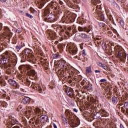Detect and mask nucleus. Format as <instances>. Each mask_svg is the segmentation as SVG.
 <instances>
[{
	"label": "nucleus",
	"instance_id": "obj_16",
	"mask_svg": "<svg viewBox=\"0 0 128 128\" xmlns=\"http://www.w3.org/2000/svg\"><path fill=\"white\" fill-rule=\"evenodd\" d=\"M100 114H102V116H108V114L104 110H102L100 111Z\"/></svg>",
	"mask_w": 128,
	"mask_h": 128
},
{
	"label": "nucleus",
	"instance_id": "obj_61",
	"mask_svg": "<svg viewBox=\"0 0 128 128\" xmlns=\"http://www.w3.org/2000/svg\"><path fill=\"white\" fill-rule=\"evenodd\" d=\"M45 16H50V14H45Z\"/></svg>",
	"mask_w": 128,
	"mask_h": 128
},
{
	"label": "nucleus",
	"instance_id": "obj_40",
	"mask_svg": "<svg viewBox=\"0 0 128 128\" xmlns=\"http://www.w3.org/2000/svg\"><path fill=\"white\" fill-rule=\"evenodd\" d=\"M121 110H122V112H125L126 110H124V107H122V108H121Z\"/></svg>",
	"mask_w": 128,
	"mask_h": 128
},
{
	"label": "nucleus",
	"instance_id": "obj_44",
	"mask_svg": "<svg viewBox=\"0 0 128 128\" xmlns=\"http://www.w3.org/2000/svg\"><path fill=\"white\" fill-rule=\"evenodd\" d=\"M22 106H19L17 110H18V112H20V110H22Z\"/></svg>",
	"mask_w": 128,
	"mask_h": 128
},
{
	"label": "nucleus",
	"instance_id": "obj_4",
	"mask_svg": "<svg viewBox=\"0 0 128 128\" xmlns=\"http://www.w3.org/2000/svg\"><path fill=\"white\" fill-rule=\"evenodd\" d=\"M22 54L24 56L25 58L34 60V54H32V51L30 48H26L22 51Z\"/></svg>",
	"mask_w": 128,
	"mask_h": 128
},
{
	"label": "nucleus",
	"instance_id": "obj_28",
	"mask_svg": "<svg viewBox=\"0 0 128 128\" xmlns=\"http://www.w3.org/2000/svg\"><path fill=\"white\" fill-rule=\"evenodd\" d=\"M26 110L28 111V114H30V113L32 112V107L26 106Z\"/></svg>",
	"mask_w": 128,
	"mask_h": 128
},
{
	"label": "nucleus",
	"instance_id": "obj_31",
	"mask_svg": "<svg viewBox=\"0 0 128 128\" xmlns=\"http://www.w3.org/2000/svg\"><path fill=\"white\" fill-rule=\"evenodd\" d=\"M52 57L54 58H60V54H53Z\"/></svg>",
	"mask_w": 128,
	"mask_h": 128
},
{
	"label": "nucleus",
	"instance_id": "obj_54",
	"mask_svg": "<svg viewBox=\"0 0 128 128\" xmlns=\"http://www.w3.org/2000/svg\"><path fill=\"white\" fill-rule=\"evenodd\" d=\"M68 30H70V31L72 30V27H68Z\"/></svg>",
	"mask_w": 128,
	"mask_h": 128
},
{
	"label": "nucleus",
	"instance_id": "obj_10",
	"mask_svg": "<svg viewBox=\"0 0 128 128\" xmlns=\"http://www.w3.org/2000/svg\"><path fill=\"white\" fill-rule=\"evenodd\" d=\"M40 120L42 122H48V117L46 115H42L40 116Z\"/></svg>",
	"mask_w": 128,
	"mask_h": 128
},
{
	"label": "nucleus",
	"instance_id": "obj_37",
	"mask_svg": "<svg viewBox=\"0 0 128 128\" xmlns=\"http://www.w3.org/2000/svg\"><path fill=\"white\" fill-rule=\"evenodd\" d=\"M100 82H106V79H102L100 80Z\"/></svg>",
	"mask_w": 128,
	"mask_h": 128
},
{
	"label": "nucleus",
	"instance_id": "obj_39",
	"mask_svg": "<svg viewBox=\"0 0 128 128\" xmlns=\"http://www.w3.org/2000/svg\"><path fill=\"white\" fill-rule=\"evenodd\" d=\"M52 126L54 128H58V126H56V124L52 123Z\"/></svg>",
	"mask_w": 128,
	"mask_h": 128
},
{
	"label": "nucleus",
	"instance_id": "obj_60",
	"mask_svg": "<svg viewBox=\"0 0 128 128\" xmlns=\"http://www.w3.org/2000/svg\"><path fill=\"white\" fill-rule=\"evenodd\" d=\"M64 32V30H61V32Z\"/></svg>",
	"mask_w": 128,
	"mask_h": 128
},
{
	"label": "nucleus",
	"instance_id": "obj_24",
	"mask_svg": "<svg viewBox=\"0 0 128 128\" xmlns=\"http://www.w3.org/2000/svg\"><path fill=\"white\" fill-rule=\"evenodd\" d=\"M92 67L90 66L86 67V74H91Z\"/></svg>",
	"mask_w": 128,
	"mask_h": 128
},
{
	"label": "nucleus",
	"instance_id": "obj_43",
	"mask_svg": "<svg viewBox=\"0 0 128 128\" xmlns=\"http://www.w3.org/2000/svg\"><path fill=\"white\" fill-rule=\"evenodd\" d=\"M83 45H84V44H82L80 45V48L81 50H82V48H84V47L82 46Z\"/></svg>",
	"mask_w": 128,
	"mask_h": 128
},
{
	"label": "nucleus",
	"instance_id": "obj_13",
	"mask_svg": "<svg viewBox=\"0 0 128 128\" xmlns=\"http://www.w3.org/2000/svg\"><path fill=\"white\" fill-rule=\"evenodd\" d=\"M26 69V70H30V65H28V64H24V65H22L20 66H19L18 69L19 70H24V69Z\"/></svg>",
	"mask_w": 128,
	"mask_h": 128
},
{
	"label": "nucleus",
	"instance_id": "obj_59",
	"mask_svg": "<svg viewBox=\"0 0 128 128\" xmlns=\"http://www.w3.org/2000/svg\"><path fill=\"white\" fill-rule=\"evenodd\" d=\"M86 31H85V32H88V33L90 32V30H86Z\"/></svg>",
	"mask_w": 128,
	"mask_h": 128
},
{
	"label": "nucleus",
	"instance_id": "obj_62",
	"mask_svg": "<svg viewBox=\"0 0 128 128\" xmlns=\"http://www.w3.org/2000/svg\"><path fill=\"white\" fill-rule=\"evenodd\" d=\"M46 12H47V14H48V12L45 11L44 14H46Z\"/></svg>",
	"mask_w": 128,
	"mask_h": 128
},
{
	"label": "nucleus",
	"instance_id": "obj_1",
	"mask_svg": "<svg viewBox=\"0 0 128 128\" xmlns=\"http://www.w3.org/2000/svg\"><path fill=\"white\" fill-rule=\"evenodd\" d=\"M66 116L68 118V120L66 118L62 117V120L64 124L68 122L69 124L72 128H76L80 124V120H78V118L72 112L70 111H66Z\"/></svg>",
	"mask_w": 128,
	"mask_h": 128
},
{
	"label": "nucleus",
	"instance_id": "obj_5",
	"mask_svg": "<svg viewBox=\"0 0 128 128\" xmlns=\"http://www.w3.org/2000/svg\"><path fill=\"white\" fill-rule=\"evenodd\" d=\"M68 50L70 54H72V56H74V58H78V56H76V54L78 53V48L76 45H70Z\"/></svg>",
	"mask_w": 128,
	"mask_h": 128
},
{
	"label": "nucleus",
	"instance_id": "obj_18",
	"mask_svg": "<svg viewBox=\"0 0 128 128\" xmlns=\"http://www.w3.org/2000/svg\"><path fill=\"white\" fill-rule=\"evenodd\" d=\"M28 75L30 76H34L36 74V72L34 70H30V71L28 72Z\"/></svg>",
	"mask_w": 128,
	"mask_h": 128
},
{
	"label": "nucleus",
	"instance_id": "obj_17",
	"mask_svg": "<svg viewBox=\"0 0 128 128\" xmlns=\"http://www.w3.org/2000/svg\"><path fill=\"white\" fill-rule=\"evenodd\" d=\"M112 102L113 104H118V98L116 97L115 96L112 97Z\"/></svg>",
	"mask_w": 128,
	"mask_h": 128
},
{
	"label": "nucleus",
	"instance_id": "obj_56",
	"mask_svg": "<svg viewBox=\"0 0 128 128\" xmlns=\"http://www.w3.org/2000/svg\"><path fill=\"white\" fill-rule=\"evenodd\" d=\"M54 44H58V41H56Z\"/></svg>",
	"mask_w": 128,
	"mask_h": 128
},
{
	"label": "nucleus",
	"instance_id": "obj_15",
	"mask_svg": "<svg viewBox=\"0 0 128 128\" xmlns=\"http://www.w3.org/2000/svg\"><path fill=\"white\" fill-rule=\"evenodd\" d=\"M34 112H35V114L38 116H40L42 114V110H40V109L39 108H36L34 110Z\"/></svg>",
	"mask_w": 128,
	"mask_h": 128
},
{
	"label": "nucleus",
	"instance_id": "obj_42",
	"mask_svg": "<svg viewBox=\"0 0 128 128\" xmlns=\"http://www.w3.org/2000/svg\"><path fill=\"white\" fill-rule=\"evenodd\" d=\"M2 30V24H0V30Z\"/></svg>",
	"mask_w": 128,
	"mask_h": 128
},
{
	"label": "nucleus",
	"instance_id": "obj_26",
	"mask_svg": "<svg viewBox=\"0 0 128 128\" xmlns=\"http://www.w3.org/2000/svg\"><path fill=\"white\" fill-rule=\"evenodd\" d=\"M86 28L84 27V28H82V26H79L78 28V30H79V32H86Z\"/></svg>",
	"mask_w": 128,
	"mask_h": 128
},
{
	"label": "nucleus",
	"instance_id": "obj_35",
	"mask_svg": "<svg viewBox=\"0 0 128 128\" xmlns=\"http://www.w3.org/2000/svg\"><path fill=\"white\" fill-rule=\"evenodd\" d=\"M58 48H62V44H58Z\"/></svg>",
	"mask_w": 128,
	"mask_h": 128
},
{
	"label": "nucleus",
	"instance_id": "obj_33",
	"mask_svg": "<svg viewBox=\"0 0 128 128\" xmlns=\"http://www.w3.org/2000/svg\"><path fill=\"white\" fill-rule=\"evenodd\" d=\"M100 20H102V22H106V18H104V16H100Z\"/></svg>",
	"mask_w": 128,
	"mask_h": 128
},
{
	"label": "nucleus",
	"instance_id": "obj_30",
	"mask_svg": "<svg viewBox=\"0 0 128 128\" xmlns=\"http://www.w3.org/2000/svg\"><path fill=\"white\" fill-rule=\"evenodd\" d=\"M30 12L32 14H36V10H34V8L32 7L30 8Z\"/></svg>",
	"mask_w": 128,
	"mask_h": 128
},
{
	"label": "nucleus",
	"instance_id": "obj_14",
	"mask_svg": "<svg viewBox=\"0 0 128 128\" xmlns=\"http://www.w3.org/2000/svg\"><path fill=\"white\" fill-rule=\"evenodd\" d=\"M82 76L80 75H76V76L73 77L74 80H75V82H80V80H82Z\"/></svg>",
	"mask_w": 128,
	"mask_h": 128
},
{
	"label": "nucleus",
	"instance_id": "obj_6",
	"mask_svg": "<svg viewBox=\"0 0 128 128\" xmlns=\"http://www.w3.org/2000/svg\"><path fill=\"white\" fill-rule=\"evenodd\" d=\"M65 92H66L67 94L70 96V98H74V96H76L74 90L71 88L68 87L65 89Z\"/></svg>",
	"mask_w": 128,
	"mask_h": 128
},
{
	"label": "nucleus",
	"instance_id": "obj_49",
	"mask_svg": "<svg viewBox=\"0 0 128 128\" xmlns=\"http://www.w3.org/2000/svg\"><path fill=\"white\" fill-rule=\"evenodd\" d=\"M120 128H124V125H122V124H120Z\"/></svg>",
	"mask_w": 128,
	"mask_h": 128
},
{
	"label": "nucleus",
	"instance_id": "obj_64",
	"mask_svg": "<svg viewBox=\"0 0 128 128\" xmlns=\"http://www.w3.org/2000/svg\"><path fill=\"white\" fill-rule=\"evenodd\" d=\"M39 8H42V6H41V7H40V6Z\"/></svg>",
	"mask_w": 128,
	"mask_h": 128
},
{
	"label": "nucleus",
	"instance_id": "obj_50",
	"mask_svg": "<svg viewBox=\"0 0 128 128\" xmlns=\"http://www.w3.org/2000/svg\"><path fill=\"white\" fill-rule=\"evenodd\" d=\"M100 28H104V25H102V24H100Z\"/></svg>",
	"mask_w": 128,
	"mask_h": 128
},
{
	"label": "nucleus",
	"instance_id": "obj_20",
	"mask_svg": "<svg viewBox=\"0 0 128 128\" xmlns=\"http://www.w3.org/2000/svg\"><path fill=\"white\" fill-rule=\"evenodd\" d=\"M30 98L28 97H26L24 98L22 100V102H23V104H28V102H30Z\"/></svg>",
	"mask_w": 128,
	"mask_h": 128
},
{
	"label": "nucleus",
	"instance_id": "obj_7",
	"mask_svg": "<svg viewBox=\"0 0 128 128\" xmlns=\"http://www.w3.org/2000/svg\"><path fill=\"white\" fill-rule=\"evenodd\" d=\"M118 57L120 58L121 60H124L126 58V54L122 50L118 52Z\"/></svg>",
	"mask_w": 128,
	"mask_h": 128
},
{
	"label": "nucleus",
	"instance_id": "obj_47",
	"mask_svg": "<svg viewBox=\"0 0 128 128\" xmlns=\"http://www.w3.org/2000/svg\"><path fill=\"white\" fill-rule=\"evenodd\" d=\"M12 128H20V126H13Z\"/></svg>",
	"mask_w": 128,
	"mask_h": 128
},
{
	"label": "nucleus",
	"instance_id": "obj_22",
	"mask_svg": "<svg viewBox=\"0 0 128 128\" xmlns=\"http://www.w3.org/2000/svg\"><path fill=\"white\" fill-rule=\"evenodd\" d=\"M98 65L100 68H104V70H108V66H106V64H104L100 62H98Z\"/></svg>",
	"mask_w": 128,
	"mask_h": 128
},
{
	"label": "nucleus",
	"instance_id": "obj_2",
	"mask_svg": "<svg viewBox=\"0 0 128 128\" xmlns=\"http://www.w3.org/2000/svg\"><path fill=\"white\" fill-rule=\"evenodd\" d=\"M58 64V66L62 70H58L57 74L58 78H62L66 76V73H64V70L68 72L70 70V65L68 64L66 61L62 60H59Z\"/></svg>",
	"mask_w": 128,
	"mask_h": 128
},
{
	"label": "nucleus",
	"instance_id": "obj_57",
	"mask_svg": "<svg viewBox=\"0 0 128 128\" xmlns=\"http://www.w3.org/2000/svg\"><path fill=\"white\" fill-rule=\"evenodd\" d=\"M2 2H6V0H0Z\"/></svg>",
	"mask_w": 128,
	"mask_h": 128
},
{
	"label": "nucleus",
	"instance_id": "obj_32",
	"mask_svg": "<svg viewBox=\"0 0 128 128\" xmlns=\"http://www.w3.org/2000/svg\"><path fill=\"white\" fill-rule=\"evenodd\" d=\"M74 82V78H70L68 80V84H72Z\"/></svg>",
	"mask_w": 128,
	"mask_h": 128
},
{
	"label": "nucleus",
	"instance_id": "obj_19",
	"mask_svg": "<svg viewBox=\"0 0 128 128\" xmlns=\"http://www.w3.org/2000/svg\"><path fill=\"white\" fill-rule=\"evenodd\" d=\"M33 88H34V90H38L40 94H42V87L40 85H37L35 87H33Z\"/></svg>",
	"mask_w": 128,
	"mask_h": 128
},
{
	"label": "nucleus",
	"instance_id": "obj_38",
	"mask_svg": "<svg viewBox=\"0 0 128 128\" xmlns=\"http://www.w3.org/2000/svg\"><path fill=\"white\" fill-rule=\"evenodd\" d=\"M98 40H97L96 42L98 44H101L102 42L100 40H98Z\"/></svg>",
	"mask_w": 128,
	"mask_h": 128
},
{
	"label": "nucleus",
	"instance_id": "obj_27",
	"mask_svg": "<svg viewBox=\"0 0 128 128\" xmlns=\"http://www.w3.org/2000/svg\"><path fill=\"white\" fill-rule=\"evenodd\" d=\"M22 48H24V46H22V44H19L16 46V48L18 50H18H22Z\"/></svg>",
	"mask_w": 128,
	"mask_h": 128
},
{
	"label": "nucleus",
	"instance_id": "obj_41",
	"mask_svg": "<svg viewBox=\"0 0 128 128\" xmlns=\"http://www.w3.org/2000/svg\"><path fill=\"white\" fill-rule=\"evenodd\" d=\"M20 90L22 92H26V88H20Z\"/></svg>",
	"mask_w": 128,
	"mask_h": 128
},
{
	"label": "nucleus",
	"instance_id": "obj_58",
	"mask_svg": "<svg viewBox=\"0 0 128 128\" xmlns=\"http://www.w3.org/2000/svg\"><path fill=\"white\" fill-rule=\"evenodd\" d=\"M28 110H26V111H25V112H24V114H28Z\"/></svg>",
	"mask_w": 128,
	"mask_h": 128
},
{
	"label": "nucleus",
	"instance_id": "obj_11",
	"mask_svg": "<svg viewBox=\"0 0 128 128\" xmlns=\"http://www.w3.org/2000/svg\"><path fill=\"white\" fill-rule=\"evenodd\" d=\"M80 36L82 38H84L86 40V42H88L90 40V36L86 35V34H81Z\"/></svg>",
	"mask_w": 128,
	"mask_h": 128
},
{
	"label": "nucleus",
	"instance_id": "obj_51",
	"mask_svg": "<svg viewBox=\"0 0 128 128\" xmlns=\"http://www.w3.org/2000/svg\"><path fill=\"white\" fill-rule=\"evenodd\" d=\"M95 72H96V73H97V72H100V70H95Z\"/></svg>",
	"mask_w": 128,
	"mask_h": 128
},
{
	"label": "nucleus",
	"instance_id": "obj_29",
	"mask_svg": "<svg viewBox=\"0 0 128 128\" xmlns=\"http://www.w3.org/2000/svg\"><path fill=\"white\" fill-rule=\"evenodd\" d=\"M24 83L26 84V86H30V81L28 79L26 80Z\"/></svg>",
	"mask_w": 128,
	"mask_h": 128
},
{
	"label": "nucleus",
	"instance_id": "obj_8",
	"mask_svg": "<svg viewBox=\"0 0 128 128\" xmlns=\"http://www.w3.org/2000/svg\"><path fill=\"white\" fill-rule=\"evenodd\" d=\"M4 35L8 36H10V30L8 28V27H4Z\"/></svg>",
	"mask_w": 128,
	"mask_h": 128
},
{
	"label": "nucleus",
	"instance_id": "obj_12",
	"mask_svg": "<svg viewBox=\"0 0 128 128\" xmlns=\"http://www.w3.org/2000/svg\"><path fill=\"white\" fill-rule=\"evenodd\" d=\"M9 122L12 126H14V124H18V122L14 118H12L9 119Z\"/></svg>",
	"mask_w": 128,
	"mask_h": 128
},
{
	"label": "nucleus",
	"instance_id": "obj_25",
	"mask_svg": "<svg viewBox=\"0 0 128 128\" xmlns=\"http://www.w3.org/2000/svg\"><path fill=\"white\" fill-rule=\"evenodd\" d=\"M124 108H126V112L128 114V102H124Z\"/></svg>",
	"mask_w": 128,
	"mask_h": 128
},
{
	"label": "nucleus",
	"instance_id": "obj_3",
	"mask_svg": "<svg viewBox=\"0 0 128 128\" xmlns=\"http://www.w3.org/2000/svg\"><path fill=\"white\" fill-rule=\"evenodd\" d=\"M4 54L6 58H4L2 60V64L4 65L5 68H12V64L10 62H12V52L6 51L4 52Z\"/></svg>",
	"mask_w": 128,
	"mask_h": 128
},
{
	"label": "nucleus",
	"instance_id": "obj_21",
	"mask_svg": "<svg viewBox=\"0 0 128 128\" xmlns=\"http://www.w3.org/2000/svg\"><path fill=\"white\" fill-rule=\"evenodd\" d=\"M44 20L47 22H54V18H52V17L45 18Z\"/></svg>",
	"mask_w": 128,
	"mask_h": 128
},
{
	"label": "nucleus",
	"instance_id": "obj_9",
	"mask_svg": "<svg viewBox=\"0 0 128 128\" xmlns=\"http://www.w3.org/2000/svg\"><path fill=\"white\" fill-rule=\"evenodd\" d=\"M8 82L10 84H11V86H16V88H18V82H16L15 80H14L12 79H9L8 80Z\"/></svg>",
	"mask_w": 128,
	"mask_h": 128
},
{
	"label": "nucleus",
	"instance_id": "obj_34",
	"mask_svg": "<svg viewBox=\"0 0 128 128\" xmlns=\"http://www.w3.org/2000/svg\"><path fill=\"white\" fill-rule=\"evenodd\" d=\"M82 54L84 56H86V50H84L82 51Z\"/></svg>",
	"mask_w": 128,
	"mask_h": 128
},
{
	"label": "nucleus",
	"instance_id": "obj_48",
	"mask_svg": "<svg viewBox=\"0 0 128 128\" xmlns=\"http://www.w3.org/2000/svg\"><path fill=\"white\" fill-rule=\"evenodd\" d=\"M118 105L120 106H124V103H119Z\"/></svg>",
	"mask_w": 128,
	"mask_h": 128
},
{
	"label": "nucleus",
	"instance_id": "obj_55",
	"mask_svg": "<svg viewBox=\"0 0 128 128\" xmlns=\"http://www.w3.org/2000/svg\"><path fill=\"white\" fill-rule=\"evenodd\" d=\"M81 85L82 86H84V82H81Z\"/></svg>",
	"mask_w": 128,
	"mask_h": 128
},
{
	"label": "nucleus",
	"instance_id": "obj_63",
	"mask_svg": "<svg viewBox=\"0 0 128 128\" xmlns=\"http://www.w3.org/2000/svg\"><path fill=\"white\" fill-rule=\"evenodd\" d=\"M104 16V14H102V15H100V16Z\"/></svg>",
	"mask_w": 128,
	"mask_h": 128
},
{
	"label": "nucleus",
	"instance_id": "obj_52",
	"mask_svg": "<svg viewBox=\"0 0 128 128\" xmlns=\"http://www.w3.org/2000/svg\"><path fill=\"white\" fill-rule=\"evenodd\" d=\"M73 110H74V112H78V110H76V108H74Z\"/></svg>",
	"mask_w": 128,
	"mask_h": 128
},
{
	"label": "nucleus",
	"instance_id": "obj_46",
	"mask_svg": "<svg viewBox=\"0 0 128 128\" xmlns=\"http://www.w3.org/2000/svg\"><path fill=\"white\" fill-rule=\"evenodd\" d=\"M116 108H118V110H120V105L118 104L116 105Z\"/></svg>",
	"mask_w": 128,
	"mask_h": 128
},
{
	"label": "nucleus",
	"instance_id": "obj_53",
	"mask_svg": "<svg viewBox=\"0 0 128 128\" xmlns=\"http://www.w3.org/2000/svg\"><path fill=\"white\" fill-rule=\"evenodd\" d=\"M60 4L61 6H62V4H64V3L62 2L60 0Z\"/></svg>",
	"mask_w": 128,
	"mask_h": 128
},
{
	"label": "nucleus",
	"instance_id": "obj_36",
	"mask_svg": "<svg viewBox=\"0 0 128 128\" xmlns=\"http://www.w3.org/2000/svg\"><path fill=\"white\" fill-rule=\"evenodd\" d=\"M48 34L50 38H52V32H49Z\"/></svg>",
	"mask_w": 128,
	"mask_h": 128
},
{
	"label": "nucleus",
	"instance_id": "obj_23",
	"mask_svg": "<svg viewBox=\"0 0 128 128\" xmlns=\"http://www.w3.org/2000/svg\"><path fill=\"white\" fill-rule=\"evenodd\" d=\"M84 88L87 90H92V86L90 84H88L87 86H84Z\"/></svg>",
	"mask_w": 128,
	"mask_h": 128
},
{
	"label": "nucleus",
	"instance_id": "obj_45",
	"mask_svg": "<svg viewBox=\"0 0 128 128\" xmlns=\"http://www.w3.org/2000/svg\"><path fill=\"white\" fill-rule=\"evenodd\" d=\"M26 16H32L30 14L28 13H26Z\"/></svg>",
	"mask_w": 128,
	"mask_h": 128
}]
</instances>
